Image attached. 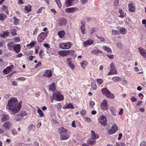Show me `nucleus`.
Returning a JSON list of instances; mask_svg holds the SVG:
<instances>
[{
  "mask_svg": "<svg viewBox=\"0 0 146 146\" xmlns=\"http://www.w3.org/2000/svg\"><path fill=\"white\" fill-rule=\"evenodd\" d=\"M22 102L18 103L17 99L15 97H12L8 101L6 108L8 110L11 115H14L18 112L21 107Z\"/></svg>",
  "mask_w": 146,
  "mask_h": 146,
  "instance_id": "1",
  "label": "nucleus"
},
{
  "mask_svg": "<svg viewBox=\"0 0 146 146\" xmlns=\"http://www.w3.org/2000/svg\"><path fill=\"white\" fill-rule=\"evenodd\" d=\"M101 91L102 94L107 97L111 99H113L114 98V95L106 88H104Z\"/></svg>",
  "mask_w": 146,
  "mask_h": 146,
  "instance_id": "2",
  "label": "nucleus"
},
{
  "mask_svg": "<svg viewBox=\"0 0 146 146\" xmlns=\"http://www.w3.org/2000/svg\"><path fill=\"white\" fill-rule=\"evenodd\" d=\"M48 33V32L46 33L42 32L38 35L37 39L38 43H41L45 39L47 36Z\"/></svg>",
  "mask_w": 146,
  "mask_h": 146,
  "instance_id": "3",
  "label": "nucleus"
},
{
  "mask_svg": "<svg viewBox=\"0 0 146 146\" xmlns=\"http://www.w3.org/2000/svg\"><path fill=\"white\" fill-rule=\"evenodd\" d=\"M72 44L71 42H68L67 43H60L59 45V46L61 49H68L71 47Z\"/></svg>",
  "mask_w": 146,
  "mask_h": 146,
  "instance_id": "4",
  "label": "nucleus"
},
{
  "mask_svg": "<svg viewBox=\"0 0 146 146\" xmlns=\"http://www.w3.org/2000/svg\"><path fill=\"white\" fill-rule=\"evenodd\" d=\"M53 96L54 99L57 101H61L64 99L63 96L59 92H57L55 93H53Z\"/></svg>",
  "mask_w": 146,
  "mask_h": 146,
  "instance_id": "5",
  "label": "nucleus"
},
{
  "mask_svg": "<svg viewBox=\"0 0 146 146\" xmlns=\"http://www.w3.org/2000/svg\"><path fill=\"white\" fill-rule=\"evenodd\" d=\"M101 109L104 110H106L108 108V102L106 100H104L101 104Z\"/></svg>",
  "mask_w": 146,
  "mask_h": 146,
  "instance_id": "6",
  "label": "nucleus"
},
{
  "mask_svg": "<svg viewBox=\"0 0 146 146\" xmlns=\"http://www.w3.org/2000/svg\"><path fill=\"white\" fill-rule=\"evenodd\" d=\"M99 121L102 125L105 126L107 125V123L106 122V118L103 115L100 116L99 118Z\"/></svg>",
  "mask_w": 146,
  "mask_h": 146,
  "instance_id": "7",
  "label": "nucleus"
},
{
  "mask_svg": "<svg viewBox=\"0 0 146 146\" xmlns=\"http://www.w3.org/2000/svg\"><path fill=\"white\" fill-rule=\"evenodd\" d=\"M70 134L64 133L60 134V139L61 140H65L68 139L70 137Z\"/></svg>",
  "mask_w": 146,
  "mask_h": 146,
  "instance_id": "8",
  "label": "nucleus"
},
{
  "mask_svg": "<svg viewBox=\"0 0 146 146\" xmlns=\"http://www.w3.org/2000/svg\"><path fill=\"white\" fill-rule=\"evenodd\" d=\"M118 127L116 124H114V125L111 128L110 130L108 131L109 134H112L114 133L118 130Z\"/></svg>",
  "mask_w": 146,
  "mask_h": 146,
  "instance_id": "9",
  "label": "nucleus"
},
{
  "mask_svg": "<svg viewBox=\"0 0 146 146\" xmlns=\"http://www.w3.org/2000/svg\"><path fill=\"white\" fill-rule=\"evenodd\" d=\"M3 128L7 131L10 129L12 126V123L9 122L4 123L2 125Z\"/></svg>",
  "mask_w": 146,
  "mask_h": 146,
  "instance_id": "10",
  "label": "nucleus"
},
{
  "mask_svg": "<svg viewBox=\"0 0 146 146\" xmlns=\"http://www.w3.org/2000/svg\"><path fill=\"white\" fill-rule=\"evenodd\" d=\"M58 24L61 26L65 25L67 23L66 19L64 18H60L58 20Z\"/></svg>",
  "mask_w": 146,
  "mask_h": 146,
  "instance_id": "11",
  "label": "nucleus"
},
{
  "mask_svg": "<svg viewBox=\"0 0 146 146\" xmlns=\"http://www.w3.org/2000/svg\"><path fill=\"white\" fill-rule=\"evenodd\" d=\"M13 66V65L10 66H7L5 69H4L3 71V73L4 74H6L9 73L10 72L12 71Z\"/></svg>",
  "mask_w": 146,
  "mask_h": 146,
  "instance_id": "12",
  "label": "nucleus"
},
{
  "mask_svg": "<svg viewBox=\"0 0 146 146\" xmlns=\"http://www.w3.org/2000/svg\"><path fill=\"white\" fill-rule=\"evenodd\" d=\"M70 53V50H61L58 52V54L60 55L64 56L68 55Z\"/></svg>",
  "mask_w": 146,
  "mask_h": 146,
  "instance_id": "13",
  "label": "nucleus"
},
{
  "mask_svg": "<svg viewBox=\"0 0 146 146\" xmlns=\"http://www.w3.org/2000/svg\"><path fill=\"white\" fill-rule=\"evenodd\" d=\"M78 9L77 7H72L66 8L65 9L66 12L68 13H72L75 11H78Z\"/></svg>",
  "mask_w": 146,
  "mask_h": 146,
  "instance_id": "14",
  "label": "nucleus"
},
{
  "mask_svg": "<svg viewBox=\"0 0 146 146\" xmlns=\"http://www.w3.org/2000/svg\"><path fill=\"white\" fill-rule=\"evenodd\" d=\"M75 0H66L65 2V5L67 7L72 6L74 3Z\"/></svg>",
  "mask_w": 146,
  "mask_h": 146,
  "instance_id": "15",
  "label": "nucleus"
},
{
  "mask_svg": "<svg viewBox=\"0 0 146 146\" xmlns=\"http://www.w3.org/2000/svg\"><path fill=\"white\" fill-rule=\"evenodd\" d=\"M44 76L47 77H50L52 76V73L51 70H46L45 71L44 73L43 74Z\"/></svg>",
  "mask_w": 146,
  "mask_h": 146,
  "instance_id": "16",
  "label": "nucleus"
},
{
  "mask_svg": "<svg viewBox=\"0 0 146 146\" xmlns=\"http://www.w3.org/2000/svg\"><path fill=\"white\" fill-rule=\"evenodd\" d=\"M13 48L17 53H18L21 50L20 45L19 44H16L13 46Z\"/></svg>",
  "mask_w": 146,
  "mask_h": 146,
  "instance_id": "17",
  "label": "nucleus"
},
{
  "mask_svg": "<svg viewBox=\"0 0 146 146\" xmlns=\"http://www.w3.org/2000/svg\"><path fill=\"white\" fill-rule=\"evenodd\" d=\"M94 42L93 40L89 39L87 41L84 42L83 43L84 46H86L88 45H90L93 44Z\"/></svg>",
  "mask_w": 146,
  "mask_h": 146,
  "instance_id": "18",
  "label": "nucleus"
},
{
  "mask_svg": "<svg viewBox=\"0 0 146 146\" xmlns=\"http://www.w3.org/2000/svg\"><path fill=\"white\" fill-rule=\"evenodd\" d=\"M27 115V113L25 111H23L21 112L20 113L18 114L17 115L19 116V119H17L18 120H21L23 117L26 116Z\"/></svg>",
  "mask_w": 146,
  "mask_h": 146,
  "instance_id": "19",
  "label": "nucleus"
},
{
  "mask_svg": "<svg viewBox=\"0 0 146 146\" xmlns=\"http://www.w3.org/2000/svg\"><path fill=\"white\" fill-rule=\"evenodd\" d=\"M58 131L60 134L64 133H67V129L64 127H61L58 129Z\"/></svg>",
  "mask_w": 146,
  "mask_h": 146,
  "instance_id": "20",
  "label": "nucleus"
},
{
  "mask_svg": "<svg viewBox=\"0 0 146 146\" xmlns=\"http://www.w3.org/2000/svg\"><path fill=\"white\" fill-rule=\"evenodd\" d=\"M138 50L140 51L141 54L144 57L146 58V51L144 49L141 48H138Z\"/></svg>",
  "mask_w": 146,
  "mask_h": 146,
  "instance_id": "21",
  "label": "nucleus"
},
{
  "mask_svg": "<svg viewBox=\"0 0 146 146\" xmlns=\"http://www.w3.org/2000/svg\"><path fill=\"white\" fill-rule=\"evenodd\" d=\"M129 10L131 12H133L135 10V7L132 3L129 4L128 5Z\"/></svg>",
  "mask_w": 146,
  "mask_h": 146,
  "instance_id": "22",
  "label": "nucleus"
},
{
  "mask_svg": "<svg viewBox=\"0 0 146 146\" xmlns=\"http://www.w3.org/2000/svg\"><path fill=\"white\" fill-rule=\"evenodd\" d=\"M91 138L95 139L98 138L99 136L97 134H96L94 131L93 130H91Z\"/></svg>",
  "mask_w": 146,
  "mask_h": 146,
  "instance_id": "23",
  "label": "nucleus"
},
{
  "mask_svg": "<svg viewBox=\"0 0 146 146\" xmlns=\"http://www.w3.org/2000/svg\"><path fill=\"white\" fill-rule=\"evenodd\" d=\"M80 29L81 30V32L83 34H85V25L84 24V22H81V25L80 27Z\"/></svg>",
  "mask_w": 146,
  "mask_h": 146,
  "instance_id": "24",
  "label": "nucleus"
},
{
  "mask_svg": "<svg viewBox=\"0 0 146 146\" xmlns=\"http://www.w3.org/2000/svg\"><path fill=\"white\" fill-rule=\"evenodd\" d=\"M9 119V116L7 115L3 114L1 116V120L2 122Z\"/></svg>",
  "mask_w": 146,
  "mask_h": 146,
  "instance_id": "25",
  "label": "nucleus"
},
{
  "mask_svg": "<svg viewBox=\"0 0 146 146\" xmlns=\"http://www.w3.org/2000/svg\"><path fill=\"white\" fill-rule=\"evenodd\" d=\"M110 66V71L114 72H117V70L116 69L115 67V65L113 62H112L111 63Z\"/></svg>",
  "mask_w": 146,
  "mask_h": 146,
  "instance_id": "26",
  "label": "nucleus"
},
{
  "mask_svg": "<svg viewBox=\"0 0 146 146\" xmlns=\"http://www.w3.org/2000/svg\"><path fill=\"white\" fill-rule=\"evenodd\" d=\"M102 53V52L100 49L98 48H96L93 50L92 52L91 53L93 54H99Z\"/></svg>",
  "mask_w": 146,
  "mask_h": 146,
  "instance_id": "27",
  "label": "nucleus"
},
{
  "mask_svg": "<svg viewBox=\"0 0 146 146\" xmlns=\"http://www.w3.org/2000/svg\"><path fill=\"white\" fill-rule=\"evenodd\" d=\"M9 33L8 31H4L0 34V36L3 38H5L9 35Z\"/></svg>",
  "mask_w": 146,
  "mask_h": 146,
  "instance_id": "28",
  "label": "nucleus"
},
{
  "mask_svg": "<svg viewBox=\"0 0 146 146\" xmlns=\"http://www.w3.org/2000/svg\"><path fill=\"white\" fill-rule=\"evenodd\" d=\"M102 48L108 52V54H110L112 53L111 50L109 47L104 46H103Z\"/></svg>",
  "mask_w": 146,
  "mask_h": 146,
  "instance_id": "29",
  "label": "nucleus"
},
{
  "mask_svg": "<svg viewBox=\"0 0 146 146\" xmlns=\"http://www.w3.org/2000/svg\"><path fill=\"white\" fill-rule=\"evenodd\" d=\"M119 12L120 14L119 17L121 18L124 17L126 15L125 13L121 9H119Z\"/></svg>",
  "mask_w": 146,
  "mask_h": 146,
  "instance_id": "30",
  "label": "nucleus"
},
{
  "mask_svg": "<svg viewBox=\"0 0 146 146\" xmlns=\"http://www.w3.org/2000/svg\"><path fill=\"white\" fill-rule=\"evenodd\" d=\"M65 106V107L64 108V109L70 108L71 109H73L74 108V107L73 104L70 103L66 105Z\"/></svg>",
  "mask_w": 146,
  "mask_h": 146,
  "instance_id": "31",
  "label": "nucleus"
},
{
  "mask_svg": "<svg viewBox=\"0 0 146 146\" xmlns=\"http://www.w3.org/2000/svg\"><path fill=\"white\" fill-rule=\"evenodd\" d=\"M80 64L82 67L84 69L85 68L86 66L88 64V62L86 60L83 61L80 63Z\"/></svg>",
  "mask_w": 146,
  "mask_h": 146,
  "instance_id": "32",
  "label": "nucleus"
},
{
  "mask_svg": "<svg viewBox=\"0 0 146 146\" xmlns=\"http://www.w3.org/2000/svg\"><path fill=\"white\" fill-rule=\"evenodd\" d=\"M31 6L30 5H25V9L28 12H29L31 11Z\"/></svg>",
  "mask_w": 146,
  "mask_h": 146,
  "instance_id": "33",
  "label": "nucleus"
},
{
  "mask_svg": "<svg viewBox=\"0 0 146 146\" xmlns=\"http://www.w3.org/2000/svg\"><path fill=\"white\" fill-rule=\"evenodd\" d=\"M49 89L51 91H53L55 90V86L54 83H52L49 86Z\"/></svg>",
  "mask_w": 146,
  "mask_h": 146,
  "instance_id": "34",
  "label": "nucleus"
},
{
  "mask_svg": "<svg viewBox=\"0 0 146 146\" xmlns=\"http://www.w3.org/2000/svg\"><path fill=\"white\" fill-rule=\"evenodd\" d=\"M36 41H32L29 44L27 45V46L29 47L30 48H31L33 47L36 44Z\"/></svg>",
  "mask_w": 146,
  "mask_h": 146,
  "instance_id": "35",
  "label": "nucleus"
},
{
  "mask_svg": "<svg viewBox=\"0 0 146 146\" xmlns=\"http://www.w3.org/2000/svg\"><path fill=\"white\" fill-rule=\"evenodd\" d=\"M110 110L111 113V114L113 116H115L116 115V110L113 107L110 108Z\"/></svg>",
  "mask_w": 146,
  "mask_h": 146,
  "instance_id": "36",
  "label": "nucleus"
},
{
  "mask_svg": "<svg viewBox=\"0 0 146 146\" xmlns=\"http://www.w3.org/2000/svg\"><path fill=\"white\" fill-rule=\"evenodd\" d=\"M13 19H14L13 23L15 25H17L19 23V20L16 18L15 16L13 17Z\"/></svg>",
  "mask_w": 146,
  "mask_h": 146,
  "instance_id": "37",
  "label": "nucleus"
},
{
  "mask_svg": "<svg viewBox=\"0 0 146 146\" xmlns=\"http://www.w3.org/2000/svg\"><path fill=\"white\" fill-rule=\"evenodd\" d=\"M65 34V32L64 31H59L58 33V35L60 38H63Z\"/></svg>",
  "mask_w": 146,
  "mask_h": 146,
  "instance_id": "38",
  "label": "nucleus"
},
{
  "mask_svg": "<svg viewBox=\"0 0 146 146\" xmlns=\"http://www.w3.org/2000/svg\"><path fill=\"white\" fill-rule=\"evenodd\" d=\"M121 78L119 77L118 76L114 77L112 78V80L115 82H117L120 80H121Z\"/></svg>",
  "mask_w": 146,
  "mask_h": 146,
  "instance_id": "39",
  "label": "nucleus"
},
{
  "mask_svg": "<svg viewBox=\"0 0 146 146\" xmlns=\"http://www.w3.org/2000/svg\"><path fill=\"white\" fill-rule=\"evenodd\" d=\"M96 141L95 140H92L91 139H89L87 142L89 145H94L96 144Z\"/></svg>",
  "mask_w": 146,
  "mask_h": 146,
  "instance_id": "40",
  "label": "nucleus"
},
{
  "mask_svg": "<svg viewBox=\"0 0 146 146\" xmlns=\"http://www.w3.org/2000/svg\"><path fill=\"white\" fill-rule=\"evenodd\" d=\"M37 112L38 113L40 117H43L44 116L43 113L41 110L38 108L37 109Z\"/></svg>",
  "mask_w": 146,
  "mask_h": 146,
  "instance_id": "41",
  "label": "nucleus"
},
{
  "mask_svg": "<svg viewBox=\"0 0 146 146\" xmlns=\"http://www.w3.org/2000/svg\"><path fill=\"white\" fill-rule=\"evenodd\" d=\"M7 17V15L3 13H1L0 14V20H3Z\"/></svg>",
  "mask_w": 146,
  "mask_h": 146,
  "instance_id": "42",
  "label": "nucleus"
},
{
  "mask_svg": "<svg viewBox=\"0 0 146 146\" xmlns=\"http://www.w3.org/2000/svg\"><path fill=\"white\" fill-rule=\"evenodd\" d=\"M28 128L29 131H34L35 129V127L34 125L33 124L30 125Z\"/></svg>",
  "mask_w": 146,
  "mask_h": 146,
  "instance_id": "43",
  "label": "nucleus"
},
{
  "mask_svg": "<svg viewBox=\"0 0 146 146\" xmlns=\"http://www.w3.org/2000/svg\"><path fill=\"white\" fill-rule=\"evenodd\" d=\"M7 46L9 47V49L12 50V47H13V43L12 42H9L7 44Z\"/></svg>",
  "mask_w": 146,
  "mask_h": 146,
  "instance_id": "44",
  "label": "nucleus"
},
{
  "mask_svg": "<svg viewBox=\"0 0 146 146\" xmlns=\"http://www.w3.org/2000/svg\"><path fill=\"white\" fill-rule=\"evenodd\" d=\"M91 86L94 90H96L97 88V86L96 84L93 82H92L91 83Z\"/></svg>",
  "mask_w": 146,
  "mask_h": 146,
  "instance_id": "45",
  "label": "nucleus"
},
{
  "mask_svg": "<svg viewBox=\"0 0 146 146\" xmlns=\"http://www.w3.org/2000/svg\"><path fill=\"white\" fill-rule=\"evenodd\" d=\"M55 1L57 4L59 8H61L62 7V4L60 1L59 0H55Z\"/></svg>",
  "mask_w": 146,
  "mask_h": 146,
  "instance_id": "46",
  "label": "nucleus"
},
{
  "mask_svg": "<svg viewBox=\"0 0 146 146\" xmlns=\"http://www.w3.org/2000/svg\"><path fill=\"white\" fill-rule=\"evenodd\" d=\"M112 33L113 35L116 34H119V32L115 30H112Z\"/></svg>",
  "mask_w": 146,
  "mask_h": 146,
  "instance_id": "47",
  "label": "nucleus"
},
{
  "mask_svg": "<svg viewBox=\"0 0 146 146\" xmlns=\"http://www.w3.org/2000/svg\"><path fill=\"white\" fill-rule=\"evenodd\" d=\"M3 9L6 12L7 14H9V11H8V7L7 6L4 5L3 6Z\"/></svg>",
  "mask_w": 146,
  "mask_h": 146,
  "instance_id": "48",
  "label": "nucleus"
},
{
  "mask_svg": "<svg viewBox=\"0 0 146 146\" xmlns=\"http://www.w3.org/2000/svg\"><path fill=\"white\" fill-rule=\"evenodd\" d=\"M119 31L121 34H124L125 33V29L124 28H121Z\"/></svg>",
  "mask_w": 146,
  "mask_h": 146,
  "instance_id": "49",
  "label": "nucleus"
},
{
  "mask_svg": "<svg viewBox=\"0 0 146 146\" xmlns=\"http://www.w3.org/2000/svg\"><path fill=\"white\" fill-rule=\"evenodd\" d=\"M11 34L12 35H17L16 31L15 29H13L11 32Z\"/></svg>",
  "mask_w": 146,
  "mask_h": 146,
  "instance_id": "50",
  "label": "nucleus"
},
{
  "mask_svg": "<svg viewBox=\"0 0 146 146\" xmlns=\"http://www.w3.org/2000/svg\"><path fill=\"white\" fill-rule=\"evenodd\" d=\"M96 80L97 83L100 85L102 84L103 82V81L101 79H97Z\"/></svg>",
  "mask_w": 146,
  "mask_h": 146,
  "instance_id": "51",
  "label": "nucleus"
},
{
  "mask_svg": "<svg viewBox=\"0 0 146 146\" xmlns=\"http://www.w3.org/2000/svg\"><path fill=\"white\" fill-rule=\"evenodd\" d=\"M11 133L13 135H17L18 134L17 132L14 129H13L11 130Z\"/></svg>",
  "mask_w": 146,
  "mask_h": 146,
  "instance_id": "52",
  "label": "nucleus"
},
{
  "mask_svg": "<svg viewBox=\"0 0 146 146\" xmlns=\"http://www.w3.org/2000/svg\"><path fill=\"white\" fill-rule=\"evenodd\" d=\"M68 65L70 66V68L72 70H74V69L75 68V66L73 64H70L69 63L68 64Z\"/></svg>",
  "mask_w": 146,
  "mask_h": 146,
  "instance_id": "53",
  "label": "nucleus"
},
{
  "mask_svg": "<svg viewBox=\"0 0 146 146\" xmlns=\"http://www.w3.org/2000/svg\"><path fill=\"white\" fill-rule=\"evenodd\" d=\"M13 40L16 42H19L20 41L19 37H16L13 39Z\"/></svg>",
  "mask_w": 146,
  "mask_h": 146,
  "instance_id": "54",
  "label": "nucleus"
},
{
  "mask_svg": "<svg viewBox=\"0 0 146 146\" xmlns=\"http://www.w3.org/2000/svg\"><path fill=\"white\" fill-rule=\"evenodd\" d=\"M117 74V72H112V71H111L110 70V71L109 72L108 74V76L109 75H113V74Z\"/></svg>",
  "mask_w": 146,
  "mask_h": 146,
  "instance_id": "55",
  "label": "nucleus"
},
{
  "mask_svg": "<svg viewBox=\"0 0 146 146\" xmlns=\"http://www.w3.org/2000/svg\"><path fill=\"white\" fill-rule=\"evenodd\" d=\"M108 54L106 56L110 59H113L114 58V55L112 54Z\"/></svg>",
  "mask_w": 146,
  "mask_h": 146,
  "instance_id": "56",
  "label": "nucleus"
},
{
  "mask_svg": "<svg viewBox=\"0 0 146 146\" xmlns=\"http://www.w3.org/2000/svg\"><path fill=\"white\" fill-rule=\"evenodd\" d=\"M116 145L117 146H125V144L123 143L120 142L117 143Z\"/></svg>",
  "mask_w": 146,
  "mask_h": 146,
  "instance_id": "57",
  "label": "nucleus"
},
{
  "mask_svg": "<svg viewBox=\"0 0 146 146\" xmlns=\"http://www.w3.org/2000/svg\"><path fill=\"white\" fill-rule=\"evenodd\" d=\"M114 4L115 5L118 6L120 5L119 3V0H115Z\"/></svg>",
  "mask_w": 146,
  "mask_h": 146,
  "instance_id": "58",
  "label": "nucleus"
},
{
  "mask_svg": "<svg viewBox=\"0 0 146 146\" xmlns=\"http://www.w3.org/2000/svg\"><path fill=\"white\" fill-rule=\"evenodd\" d=\"M95 104V102L94 101H91L90 103V105L91 108L93 107Z\"/></svg>",
  "mask_w": 146,
  "mask_h": 146,
  "instance_id": "59",
  "label": "nucleus"
},
{
  "mask_svg": "<svg viewBox=\"0 0 146 146\" xmlns=\"http://www.w3.org/2000/svg\"><path fill=\"white\" fill-rule=\"evenodd\" d=\"M38 30V28L37 27H36L34 30L33 35H35L36 34Z\"/></svg>",
  "mask_w": 146,
  "mask_h": 146,
  "instance_id": "60",
  "label": "nucleus"
},
{
  "mask_svg": "<svg viewBox=\"0 0 146 146\" xmlns=\"http://www.w3.org/2000/svg\"><path fill=\"white\" fill-rule=\"evenodd\" d=\"M80 112L82 115H84L86 114V111L85 110H82Z\"/></svg>",
  "mask_w": 146,
  "mask_h": 146,
  "instance_id": "61",
  "label": "nucleus"
},
{
  "mask_svg": "<svg viewBox=\"0 0 146 146\" xmlns=\"http://www.w3.org/2000/svg\"><path fill=\"white\" fill-rule=\"evenodd\" d=\"M56 107H57V109H58V110L59 111L60 110L61 108L62 107V105H61V104L60 103L58 104L56 106Z\"/></svg>",
  "mask_w": 146,
  "mask_h": 146,
  "instance_id": "62",
  "label": "nucleus"
},
{
  "mask_svg": "<svg viewBox=\"0 0 146 146\" xmlns=\"http://www.w3.org/2000/svg\"><path fill=\"white\" fill-rule=\"evenodd\" d=\"M122 83L123 85H127V82L126 80H123L122 81Z\"/></svg>",
  "mask_w": 146,
  "mask_h": 146,
  "instance_id": "63",
  "label": "nucleus"
},
{
  "mask_svg": "<svg viewBox=\"0 0 146 146\" xmlns=\"http://www.w3.org/2000/svg\"><path fill=\"white\" fill-rule=\"evenodd\" d=\"M140 146H146V142L144 141H142L141 143Z\"/></svg>",
  "mask_w": 146,
  "mask_h": 146,
  "instance_id": "64",
  "label": "nucleus"
}]
</instances>
